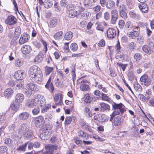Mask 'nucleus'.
I'll return each instance as SVG.
<instances>
[{
	"mask_svg": "<svg viewBox=\"0 0 154 154\" xmlns=\"http://www.w3.org/2000/svg\"><path fill=\"white\" fill-rule=\"evenodd\" d=\"M112 107L115 110L110 115L111 117L110 121H112L113 118L116 115H119L120 113L122 114L125 111V106L121 103L116 104L114 103L112 104Z\"/></svg>",
	"mask_w": 154,
	"mask_h": 154,
	"instance_id": "f257e3e1",
	"label": "nucleus"
},
{
	"mask_svg": "<svg viewBox=\"0 0 154 154\" xmlns=\"http://www.w3.org/2000/svg\"><path fill=\"white\" fill-rule=\"evenodd\" d=\"M20 130L23 133V137L25 139H29L31 137L32 132L29 126L26 124H22L20 126Z\"/></svg>",
	"mask_w": 154,
	"mask_h": 154,
	"instance_id": "f03ea898",
	"label": "nucleus"
},
{
	"mask_svg": "<svg viewBox=\"0 0 154 154\" xmlns=\"http://www.w3.org/2000/svg\"><path fill=\"white\" fill-rule=\"evenodd\" d=\"M35 106L44 107L46 104V101L44 97L40 94H38L34 99Z\"/></svg>",
	"mask_w": 154,
	"mask_h": 154,
	"instance_id": "7ed1b4c3",
	"label": "nucleus"
},
{
	"mask_svg": "<svg viewBox=\"0 0 154 154\" xmlns=\"http://www.w3.org/2000/svg\"><path fill=\"white\" fill-rule=\"evenodd\" d=\"M88 82L85 79H79L77 80V84L79 85L80 90L83 91H88L90 89Z\"/></svg>",
	"mask_w": 154,
	"mask_h": 154,
	"instance_id": "20e7f679",
	"label": "nucleus"
},
{
	"mask_svg": "<svg viewBox=\"0 0 154 154\" xmlns=\"http://www.w3.org/2000/svg\"><path fill=\"white\" fill-rule=\"evenodd\" d=\"M24 82L22 80H17L15 81H11L8 83L9 85L14 87L17 90L23 88Z\"/></svg>",
	"mask_w": 154,
	"mask_h": 154,
	"instance_id": "39448f33",
	"label": "nucleus"
},
{
	"mask_svg": "<svg viewBox=\"0 0 154 154\" xmlns=\"http://www.w3.org/2000/svg\"><path fill=\"white\" fill-rule=\"evenodd\" d=\"M41 70L37 66H33L29 68L28 72L29 76L31 79L34 76L36 75L39 71Z\"/></svg>",
	"mask_w": 154,
	"mask_h": 154,
	"instance_id": "423d86ee",
	"label": "nucleus"
},
{
	"mask_svg": "<svg viewBox=\"0 0 154 154\" xmlns=\"http://www.w3.org/2000/svg\"><path fill=\"white\" fill-rule=\"evenodd\" d=\"M34 123L36 127H41L43 126L45 123V120L42 116H39L35 118Z\"/></svg>",
	"mask_w": 154,
	"mask_h": 154,
	"instance_id": "0eeeda50",
	"label": "nucleus"
},
{
	"mask_svg": "<svg viewBox=\"0 0 154 154\" xmlns=\"http://www.w3.org/2000/svg\"><path fill=\"white\" fill-rule=\"evenodd\" d=\"M140 81L142 82L145 85L148 86L150 85L151 82V80L147 75L146 74H144L142 75L140 79Z\"/></svg>",
	"mask_w": 154,
	"mask_h": 154,
	"instance_id": "6e6552de",
	"label": "nucleus"
},
{
	"mask_svg": "<svg viewBox=\"0 0 154 154\" xmlns=\"http://www.w3.org/2000/svg\"><path fill=\"white\" fill-rule=\"evenodd\" d=\"M32 77L31 79L33 80L36 82L38 84L41 83L42 81L43 75L41 70L39 71L36 75Z\"/></svg>",
	"mask_w": 154,
	"mask_h": 154,
	"instance_id": "1a4fd4ad",
	"label": "nucleus"
},
{
	"mask_svg": "<svg viewBox=\"0 0 154 154\" xmlns=\"http://www.w3.org/2000/svg\"><path fill=\"white\" fill-rule=\"evenodd\" d=\"M111 23L114 24L116 23L119 17L118 11L117 10L113 9L111 11Z\"/></svg>",
	"mask_w": 154,
	"mask_h": 154,
	"instance_id": "9d476101",
	"label": "nucleus"
},
{
	"mask_svg": "<svg viewBox=\"0 0 154 154\" xmlns=\"http://www.w3.org/2000/svg\"><path fill=\"white\" fill-rule=\"evenodd\" d=\"M108 38L110 39L114 38L116 35V29L112 28H109L106 31Z\"/></svg>",
	"mask_w": 154,
	"mask_h": 154,
	"instance_id": "9b49d317",
	"label": "nucleus"
},
{
	"mask_svg": "<svg viewBox=\"0 0 154 154\" xmlns=\"http://www.w3.org/2000/svg\"><path fill=\"white\" fill-rule=\"evenodd\" d=\"M25 76L24 71L22 70H18L14 74L15 77L17 80H22Z\"/></svg>",
	"mask_w": 154,
	"mask_h": 154,
	"instance_id": "f8f14e48",
	"label": "nucleus"
},
{
	"mask_svg": "<svg viewBox=\"0 0 154 154\" xmlns=\"http://www.w3.org/2000/svg\"><path fill=\"white\" fill-rule=\"evenodd\" d=\"M5 22L6 23L9 25H12L16 23L17 19L15 17L11 15L8 16Z\"/></svg>",
	"mask_w": 154,
	"mask_h": 154,
	"instance_id": "ddd939ff",
	"label": "nucleus"
},
{
	"mask_svg": "<svg viewBox=\"0 0 154 154\" xmlns=\"http://www.w3.org/2000/svg\"><path fill=\"white\" fill-rule=\"evenodd\" d=\"M32 50L31 47L28 45H24L22 46L21 48L22 53L24 55L29 54Z\"/></svg>",
	"mask_w": 154,
	"mask_h": 154,
	"instance_id": "4468645a",
	"label": "nucleus"
},
{
	"mask_svg": "<svg viewBox=\"0 0 154 154\" xmlns=\"http://www.w3.org/2000/svg\"><path fill=\"white\" fill-rule=\"evenodd\" d=\"M63 97L60 94H57L55 95L54 100L57 105H61L63 103Z\"/></svg>",
	"mask_w": 154,
	"mask_h": 154,
	"instance_id": "2eb2a0df",
	"label": "nucleus"
},
{
	"mask_svg": "<svg viewBox=\"0 0 154 154\" xmlns=\"http://www.w3.org/2000/svg\"><path fill=\"white\" fill-rule=\"evenodd\" d=\"M29 36L26 33H24L21 35L19 40V42L20 45H22L26 42L29 39Z\"/></svg>",
	"mask_w": 154,
	"mask_h": 154,
	"instance_id": "dca6fc26",
	"label": "nucleus"
},
{
	"mask_svg": "<svg viewBox=\"0 0 154 154\" xmlns=\"http://www.w3.org/2000/svg\"><path fill=\"white\" fill-rule=\"evenodd\" d=\"M25 97L24 95L21 93H18L15 97V101L17 103H22L24 100Z\"/></svg>",
	"mask_w": 154,
	"mask_h": 154,
	"instance_id": "f3484780",
	"label": "nucleus"
},
{
	"mask_svg": "<svg viewBox=\"0 0 154 154\" xmlns=\"http://www.w3.org/2000/svg\"><path fill=\"white\" fill-rule=\"evenodd\" d=\"M13 93L14 91L13 89L11 88H8L5 90L4 95L6 98L9 99L12 97Z\"/></svg>",
	"mask_w": 154,
	"mask_h": 154,
	"instance_id": "a211bd4d",
	"label": "nucleus"
},
{
	"mask_svg": "<svg viewBox=\"0 0 154 154\" xmlns=\"http://www.w3.org/2000/svg\"><path fill=\"white\" fill-rule=\"evenodd\" d=\"M138 6L142 12L146 13L148 12L149 8L147 4L144 3H140L138 4Z\"/></svg>",
	"mask_w": 154,
	"mask_h": 154,
	"instance_id": "6ab92c4d",
	"label": "nucleus"
},
{
	"mask_svg": "<svg viewBox=\"0 0 154 154\" xmlns=\"http://www.w3.org/2000/svg\"><path fill=\"white\" fill-rule=\"evenodd\" d=\"M94 119L99 122H103L106 120V117L104 115L99 114L95 116Z\"/></svg>",
	"mask_w": 154,
	"mask_h": 154,
	"instance_id": "aec40b11",
	"label": "nucleus"
},
{
	"mask_svg": "<svg viewBox=\"0 0 154 154\" xmlns=\"http://www.w3.org/2000/svg\"><path fill=\"white\" fill-rule=\"evenodd\" d=\"M29 114L27 112H23L20 113L18 116L19 120L22 121L26 120L29 117Z\"/></svg>",
	"mask_w": 154,
	"mask_h": 154,
	"instance_id": "412c9836",
	"label": "nucleus"
},
{
	"mask_svg": "<svg viewBox=\"0 0 154 154\" xmlns=\"http://www.w3.org/2000/svg\"><path fill=\"white\" fill-rule=\"evenodd\" d=\"M45 87L51 91V93H53L54 89V88L53 84L51 82V78L50 77L48 79L46 85H45Z\"/></svg>",
	"mask_w": 154,
	"mask_h": 154,
	"instance_id": "4be33fe9",
	"label": "nucleus"
},
{
	"mask_svg": "<svg viewBox=\"0 0 154 154\" xmlns=\"http://www.w3.org/2000/svg\"><path fill=\"white\" fill-rule=\"evenodd\" d=\"M26 88L28 89L33 91H36L38 90L37 85L33 83L30 82L26 86Z\"/></svg>",
	"mask_w": 154,
	"mask_h": 154,
	"instance_id": "5701e85b",
	"label": "nucleus"
},
{
	"mask_svg": "<svg viewBox=\"0 0 154 154\" xmlns=\"http://www.w3.org/2000/svg\"><path fill=\"white\" fill-rule=\"evenodd\" d=\"M25 105L28 108H31L33 106H35L33 99H28L25 101Z\"/></svg>",
	"mask_w": 154,
	"mask_h": 154,
	"instance_id": "b1692460",
	"label": "nucleus"
},
{
	"mask_svg": "<svg viewBox=\"0 0 154 154\" xmlns=\"http://www.w3.org/2000/svg\"><path fill=\"white\" fill-rule=\"evenodd\" d=\"M115 3L111 0H108L105 4L106 8L109 10L113 9L115 7Z\"/></svg>",
	"mask_w": 154,
	"mask_h": 154,
	"instance_id": "393cba45",
	"label": "nucleus"
},
{
	"mask_svg": "<svg viewBox=\"0 0 154 154\" xmlns=\"http://www.w3.org/2000/svg\"><path fill=\"white\" fill-rule=\"evenodd\" d=\"M45 148L46 149V152H51L54 150L57 149V146H56L50 144L46 145L45 146Z\"/></svg>",
	"mask_w": 154,
	"mask_h": 154,
	"instance_id": "a878e982",
	"label": "nucleus"
},
{
	"mask_svg": "<svg viewBox=\"0 0 154 154\" xmlns=\"http://www.w3.org/2000/svg\"><path fill=\"white\" fill-rule=\"evenodd\" d=\"M63 32L62 31H59L57 32L54 36V38L56 40L59 41L63 38Z\"/></svg>",
	"mask_w": 154,
	"mask_h": 154,
	"instance_id": "bb28decb",
	"label": "nucleus"
},
{
	"mask_svg": "<svg viewBox=\"0 0 154 154\" xmlns=\"http://www.w3.org/2000/svg\"><path fill=\"white\" fill-rule=\"evenodd\" d=\"M101 110L103 111H109L110 110V107L109 106L104 103H101L100 104Z\"/></svg>",
	"mask_w": 154,
	"mask_h": 154,
	"instance_id": "cd10ccee",
	"label": "nucleus"
},
{
	"mask_svg": "<svg viewBox=\"0 0 154 154\" xmlns=\"http://www.w3.org/2000/svg\"><path fill=\"white\" fill-rule=\"evenodd\" d=\"M122 122L121 119L119 116L115 117L113 120V124L115 126H117L120 125Z\"/></svg>",
	"mask_w": 154,
	"mask_h": 154,
	"instance_id": "c85d7f7f",
	"label": "nucleus"
},
{
	"mask_svg": "<svg viewBox=\"0 0 154 154\" xmlns=\"http://www.w3.org/2000/svg\"><path fill=\"white\" fill-rule=\"evenodd\" d=\"M69 17L70 18H74L76 16L77 12L75 9H71L68 11Z\"/></svg>",
	"mask_w": 154,
	"mask_h": 154,
	"instance_id": "c756f323",
	"label": "nucleus"
},
{
	"mask_svg": "<svg viewBox=\"0 0 154 154\" xmlns=\"http://www.w3.org/2000/svg\"><path fill=\"white\" fill-rule=\"evenodd\" d=\"M73 36V33L71 31L66 32L64 38L67 40H71Z\"/></svg>",
	"mask_w": 154,
	"mask_h": 154,
	"instance_id": "7c9ffc66",
	"label": "nucleus"
},
{
	"mask_svg": "<svg viewBox=\"0 0 154 154\" xmlns=\"http://www.w3.org/2000/svg\"><path fill=\"white\" fill-rule=\"evenodd\" d=\"M23 63L22 60L19 58H17L15 60L14 65L16 67H19L23 65Z\"/></svg>",
	"mask_w": 154,
	"mask_h": 154,
	"instance_id": "2f4dec72",
	"label": "nucleus"
},
{
	"mask_svg": "<svg viewBox=\"0 0 154 154\" xmlns=\"http://www.w3.org/2000/svg\"><path fill=\"white\" fill-rule=\"evenodd\" d=\"M43 54L42 53H40L36 56L34 60L35 62H40L43 60Z\"/></svg>",
	"mask_w": 154,
	"mask_h": 154,
	"instance_id": "473e14b6",
	"label": "nucleus"
},
{
	"mask_svg": "<svg viewBox=\"0 0 154 154\" xmlns=\"http://www.w3.org/2000/svg\"><path fill=\"white\" fill-rule=\"evenodd\" d=\"M53 5L52 3L50 0H45L44 1V6L47 8H49L51 7Z\"/></svg>",
	"mask_w": 154,
	"mask_h": 154,
	"instance_id": "72a5a7b5",
	"label": "nucleus"
},
{
	"mask_svg": "<svg viewBox=\"0 0 154 154\" xmlns=\"http://www.w3.org/2000/svg\"><path fill=\"white\" fill-rule=\"evenodd\" d=\"M127 75L129 80L132 81L134 80L135 75L133 71H129Z\"/></svg>",
	"mask_w": 154,
	"mask_h": 154,
	"instance_id": "f704fd0d",
	"label": "nucleus"
},
{
	"mask_svg": "<svg viewBox=\"0 0 154 154\" xmlns=\"http://www.w3.org/2000/svg\"><path fill=\"white\" fill-rule=\"evenodd\" d=\"M139 32H131L129 33L128 36L132 39H134L139 35Z\"/></svg>",
	"mask_w": 154,
	"mask_h": 154,
	"instance_id": "c9c22d12",
	"label": "nucleus"
},
{
	"mask_svg": "<svg viewBox=\"0 0 154 154\" xmlns=\"http://www.w3.org/2000/svg\"><path fill=\"white\" fill-rule=\"evenodd\" d=\"M116 59L121 60H124V55L123 52L120 51H118L116 54Z\"/></svg>",
	"mask_w": 154,
	"mask_h": 154,
	"instance_id": "e433bc0d",
	"label": "nucleus"
},
{
	"mask_svg": "<svg viewBox=\"0 0 154 154\" xmlns=\"http://www.w3.org/2000/svg\"><path fill=\"white\" fill-rule=\"evenodd\" d=\"M27 145V143H26L20 145L17 148V150L19 151H25Z\"/></svg>",
	"mask_w": 154,
	"mask_h": 154,
	"instance_id": "4c0bfd02",
	"label": "nucleus"
},
{
	"mask_svg": "<svg viewBox=\"0 0 154 154\" xmlns=\"http://www.w3.org/2000/svg\"><path fill=\"white\" fill-rule=\"evenodd\" d=\"M23 92L25 93L26 96L28 97H30L32 94V91L28 89L27 88H25L23 89Z\"/></svg>",
	"mask_w": 154,
	"mask_h": 154,
	"instance_id": "58836bf2",
	"label": "nucleus"
},
{
	"mask_svg": "<svg viewBox=\"0 0 154 154\" xmlns=\"http://www.w3.org/2000/svg\"><path fill=\"white\" fill-rule=\"evenodd\" d=\"M143 51L146 53L149 54H150L151 53V50L150 48L147 45H144L142 48Z\"/></svg>",
	"mask_w": 154,
	"mask_h": 154,
	"instance_id": "ea45409f",
	"label": "nucleus"
},
{
	"mask_svg": "<svg viewBox=\"0 0 154 154\" xmlns=\"http://www.w3.org/2000/svg\"><path fill=\"white\" fill-rule=\"evenodd\" d=\"M8 150L7 147L5 146H0V154H3L7 153Z\"/></svg>",
	"mask_w": 154,
	"mask_h": 154,
	"instance_id": "a19ab883",
	"label": "nucleus"
},
{
	"mask_svg": "<svg viewBox=\"0 0 154 154\" xmlns=\"http://www.w3.org/2000/svg\"><path fill=\"white\" fill-rule=\"evenodd\" d=\"M130 16L134 19H139L140 18L139 15L136 14L133 11H131L129 13Z\"/></svg>",
	"mask_w": 154,
	"mask_h": 154,
	"instance_id": "79ce46f5",
	"label": "nucleus"
},
{
	"mask_svg": "<svg viewBox=\"0 0 154 154\" xmlns=\"http://www.w3.org/2000/svg\"><path fill=\"white\" fill-rule=\"evenodd\" d=\"M84 101L87 103H90L92 100V98L89 94H86L84 97Z\"/></svg>",
	"mask_w": 154,
	"mask_h": 154,
	"instance_id": "37998d69",
	"label": "nucleus"
},
{
	"mask_svg": "<svg viewBox=\"0 0 154 154\" xmlns=\"http://www.w3.org/2000/svg\"><path fill=\"white\" fill-rule=\"evenodd\" d=\"M45 74L46 75H49L53 70V67L46 66L45 67Z\"/></svg>",
	"mask_w": 154,
	"mask_h": 154,
	"instance_id": "c03bdc74",
	"label": "nucleus"
},
{
	"mask_svg": "<svg viewBox=\"0 0 154 154\" xmlns=\"http://www.w3.org/2000/svg\"><path fill=\"white\" fill-rule=\"evenodd\" d=\"M21 29L20 26H17L15 29L14 35L17 37H19L20 35Z\"/></svg>",
	"mask_w": 154,
	"mask_h": 154,
	"instance_id": "a18cd8bd",
	"label": "nucleus"
},
{
	"mask_svg": "<svg viewBox=\"0 0 154 154\" xmlns=\"http://www.w3.org/2000/svg\"><path fill=\"white\" fill-rule=\"evenodd\" d=\"M142 56L139 53H136L134 55V59L135 60V61L137 63L139 62Z\"/></svg>",
	"mask_w": 154,
	"mask_h": 154,
	"instance_id": "49530a36",
	"label": "nucleus"
},
{
	"mask_svg": "<svg viewBox=\"0 0 154 154\" xmlns=\"http://www.w3.org/2000/svg\"><path fill=\"white\" fill-rule=\"evenodd\" d=\"M102 100H103L106 101L108 102H110L111 101V99L109 97L107 96L106 94L102 93Z\"/></svg>",
	"mask_w": 154,
	"mask_h": 154,
	"instance_id": "de8ad7c7",
	"label": "nucleus"
},
{
	"mask_svg": "<svg viewBox=\"0 0 154 154\" xmlns=\"http://www.w3.org/2000/svg\"><path fill=\"white\" fill-rule=\"evenodd\" d=\"M11 109L15 112L18 110L19 108V106H18L17 105L13 103L11 104L10 106Z\"/></svg>",
	"mask_w": 154,
	"mask_h": 154,
	"instance_id": "09e8293b",
	"label": "nucleus"
},
{
	"mask_svg": "<svg viewBox=\"0 0 154 154\" xmlns=\"http://www.w3.org/2000/svg\"><path fill=\"white\" fill-rule=\"evenodd\" d=\"M57 20L55 18H54L51 20L50 24L52 26H55L57 24Z\"/></svg>",
	"mask_w": 154,
	"mask_h": 154,
	"instance_id": "8fccbe9b",
	"label": "nucleus"
},
{
	"mask_svg": "<svg viewBox=\"0 0 154 154\" xmlns=\"http://www.w3.org/2000/svg\"><path fill=\"white\" fill-rule=\"evenodd\" d=\"M72 120V119L70 116H66L65 118V125H67L70 124Z\"/></svg>",
	"mask_w": 154,
	"mask_h": 154,
	"instance_id": "3c124183",
	"label": "nucleus"
},
{
	"mask_svg": "<svg viewBox=\"0 0 154 154\" xmlns=\"http://www.w3.org/2000/svg\"><path fill=\"white\" fill-rule=\"evenodd\" d=\"M4 143L8 146H11L12 144V141L9 138H7L4 140Z\"/></svg>",
	"mask_w": 154,
	"mask_h": 154,
	"instance_id": "603ef678",
	"label": "nucleus"
},
{
	"mask_svg": "<svg viewBox=\"0 0 154 154\" xmlns=\"http://www.w3.org/2000/svg\"><path fill=\"white\" fill-rule=\"evenodd\" d=\"M70 48L72 51H75L78 49L77 45L75 43H72L71 45Z\"/></svg>",
	"mask_w": 154,
	"mask_h": 154,
	"instance_id": "864d4df0",
	"label": "nucleus"
},
{
	"mask_svg": "<svg viewBox=\"0 0 154 154\" xmlns=\"http://www.w3.org/2000/svg\"><path fill=\"white\" fill-rule=\"evenodd\" d=\"M126 10L127 9L125 5L123 4H121L119 5V12H122H122L126 11Z\"/></svg>",
	"mask_w": 154,
	"mask_h": 154,
	"instance_id": "5fc2aeb1",
	"label": "nucleus"
},
{
	"mask_svg": "<svg viewBox=\"0 0 154 154\" xmlns=\"http://www.w3.org/2000/svg\"><path fill=\"white\" fill-rule=\"evenodd\" d=\"M39 106H37L36 107L34 108L32 110V113L34 115H36L38 114L40 111Z\"/></svg>",
	"mask_w": 154,
	"mask_h": 154,
	"instance_id": "6e6d98bb",
	"label": "nucleus"
},
{
	"mask_svg": "<svg viewBox=\"0 0 154 154\" xmlns=\"http://www.w3.org/2000/svg\"><path fill=\"white\" fill-rule=\"evenodd\" d=\"M151 94V93L150 90L148 89L146 91V94L145 96L146 98V100H148L150 98Z\"/></svg>",
	"mask_w": 154,
	"mask_h": 154,
	"instance_id": "4d7b16f0",
	"label": "nucleus"
},
{
	"mask_svg": "<svg viewBox=\"0 0 154 154\" xmlns=\"http://www.w3.org/2000/svg\"><path fill=\"white\" fill-rule=\"evenodd\" d=\"M126 11L122 12H122H119L120 16L124 19H126L127 17V15Z\"/></svg>",
	"mask_w": 154,
	"mask_h": 154,
	"instance_id": "13d9d810",
	"label": "nucleus"
},
{
	"mask_svg": "<svg viewBox=\"0 0 154 154\" xmlns=\"http://www.w3.org/2000/svg\"><path fill=\"white\" fill-rule=\"evenodd\" d=\"M60 4L61 6L63 7H66L68 5V2L66 0H61Z\"/></svg>",
	"mask_w": 154,
	"mask_h": 154,
	"instance_id": "bf43d9fd",
	"label": "nucleus"
},
{
	"mask_svg": "<svg viewBox=\"0 0 154 154\" xmlns=\"http://www.w3.org/2000/svg\"><path fill=\"white\" fill-rule=\"evenodd\" d=\"M137 42L140 44H143L144 42L143 38L141 36H140L137 38Z\"/></svg>",
	"mask_w": 154,
	"mask_h": 154,
	"instance_id": "052dcab7",
	"label": "nucleus"
},
{
	"mask_svg": "<svg viewBox=\"0 0 154 154\" xmlns=\"http://www.w3.org/2000/svg\"><path fill=\"white\" fill-rule=\"evenodd\" d=\"M136 46V43L134 42H131L128 45V47L130 50H133Z\"/></svg>",
	"mask_w": 154,
	"mask_h": 154,
	"instance_id": "680f3d73",
	"label": "nucleus"
},
{
	"mask_svg": "<svg viewBox=\"0 0 154 154\" xmlns=\"http://www.w3.org/2000/svg\"><path fill=\"white\" fill-rule=\"evenodd\" d=\"M101 9V7L100 5H98L94 7L93 8V10L94 12L95 13H97Z\"/></svg>",
	"mask_w": 154,
	"mask_h": 154,
	"instance_id": "e2e57ef3",
	"label": "nucleus"
},
{
	"mask_svg": "<svg viewBox=\"0 0 154 154\" xmlns=\"http://www.w3.org/2000/svg\"><path fill=\"white\" fill-rule=\"evenodd\" d=\"M117 65L119 67H121L123 71H124L126 69L127 64H123L121 63H117Z\"/></svg>",
	"mask_w": 154,
	"mask_h": 154,
	"instance_id": "0e129e2a",
	"label": "nucleus"
},
{
	"mask_svg": "<svg viewBox=\"0 0 154 154\" xmlns=\"http://www.w3.org/2000/svg\"><path fill=\"white\" fill-rule=\"evenodd\" d=\"M55 83L56 86L57 87H59L62 85V82L58 79H56L55 80Z\"/></svg>",
	"mask_w": 154,
	"mask_h": 154,
	"instance_id": "69168bd1",
	"label": "nucleus"
},
{
	"mask_svg": "<svg viewBox=\"0 0 154 154\" xmlns=\"http://www.w3.org/2000/svg\"><path fill=\"white\" fill-rule=\"evenodd\" d=\"M69 42L65 43L64 44L63 46L64 49L66 52H68L69 51Z\"/></svg>",
	"mask_w": 154,
	"mask_h": 154,
	"instance_id": "338daca9",
	"label": "nucleus"
},
{
	"mask_svg": "<svg viewBox=\"0 0 154 154\" xmlns=\"http://www.w3.org/2000/svg\"><path fill=\"white\" fill-rule=\"evenodd\" d=\"M79 136L82 138H85L86 137V134L82 131L79 132Z\"/></svg>",
	"mask_w": 154,
	"mask_h": 154,
	"instance_id": "774afa93",
	"label": "nucleus"
}]
</instances>
